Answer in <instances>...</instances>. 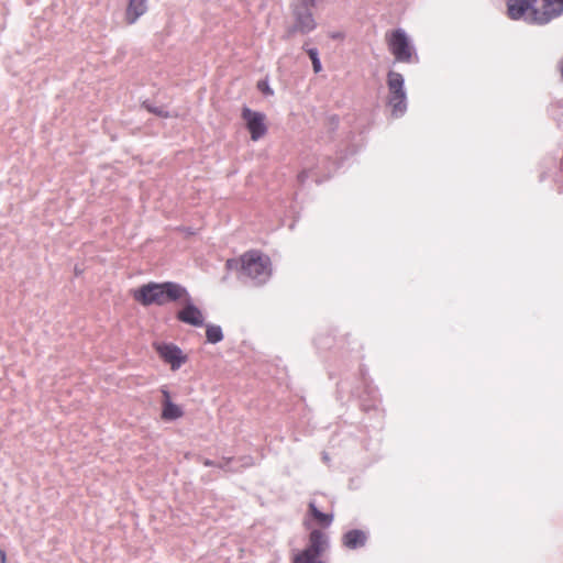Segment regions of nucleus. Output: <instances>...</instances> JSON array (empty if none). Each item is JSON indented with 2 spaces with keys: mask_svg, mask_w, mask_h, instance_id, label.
<instances>
[{
  "mask_svg": "<svg viewBox=\"0 0 563 563\" xmlns=\"http://www.w3.org/2000/svg\"><path fill=\"white\" fill-rule=\"evenodd\" d=\"M234 261H228V266L232 267Z\"/></svg>",
  "mask_w": 563,
  "mask_h": 563,
  "instance_id": "b1692460",
  "label": "nucleus"
},
{
  "mask_svg": "<svg viewBox=\"0 0 563 563\" xmlns=\"http://www.w3.org/2000/svg\"><path fill=\"white\" fill-rule=\"evenodd\" d=\"M184 409L174 401L162 406L161 419L163 421H174L184 417Z\"/></svg>",
  "mask_w": 563,
  "mask_h": 563,
  "instance_id": "4468645a",
  "label": "nucleus"
},
{
  "mask_svg": "<svg viewBox=\"0 0 563 563\" xmlns=\"http://www.w3.org/2000/svg\"><path fill=\"white\" fill-rule=\"evenodd\" d=\"M153 349L159 356V358L167 365L172 371H178L184 364L187 363L188 356L183 350L174 343L155 342Z\"/></svg>",
  "mask_w": 563,
  "mask_h": 563,
  "instance_id": "0eeeda50",
  "label": "nucleus"
},
{
  "mask_svg": "<svg viewBox=\"0 0 563 563\" xmlns=\"http://www.w3.org/2000/svg\"><path fill=\"white\" fill-rule=\"evenodd\" d=\"M318 0H299L298 3H301L306 9L307 7L314 8Z\"/></svg>",
  "mask_w": 563,
  "mask_h": 563,
  "instance_id": "aec40b11",
  "label": "nucleus"
},
{
  "mask_svg": "<svg viewBox=\"0 0 563 563\" xmlns=\"http://www.w3.org/2000/svg\"><path fill=\"white\" fill-rule=\"evenodd\" d=\"M205 465H207V466H211V465H212V462H210V461H208V460H207V461L205 462Z\"/></svg>",
  "mask_w": 563,
  "mask_h": 563,
  "instance_id": "5701e85b",
  "label": "nucleus"
},
{
  "mask_svg": "<svg viewBox=\"0 0 563 563\" xmlns=\"http://www.w3.org/2000/svg\"><path fill=\"white\" fill-rule=\"evenodd\" d=\"M242 119L245 121L252 141H258L267 133L266 115L264 113L244 107L242 109Z\"/></svg>",
  "mask_w": 563,
  "mask_h": 563,
  "instance_id": "9d476101",
  "label": "nucleus"
},
{
  "mask_svg": "<svg viewBox=\"0 0 563 563\" xmlns=\"http://www.w3.org/2000/svg\"><path fill=\"white\" fill-rule=\"evenodd\" d=\"M308 515L314 520L317 525H319L321 528H328L333 522V515L332 514H324L320 511L314 501H310L308 504Z\"/></svg>",
  "mask_w": 563,
  "mask_h": 563,
  "instance_id": "ddd939ff",
  "label": "nucleus"
},
{
  "mask_svg": "<svg viewBox=\"0 0 563 563\" xmlns=\"http://www.w3.org/2000/svg\"><path fill=\"white\" fill-rule=\"evenodd\" d=\"M258 88L266 95H272L273 93V90L268 87V85L266 82H262L260 81L258 82Z\"/></svg>",
  "mask_w": 563,
  "mask_h": 563,
  "instance_id": "6ab92c4d",
  "label": "nucleus"
},
{
  "mask_svg": "<svg viewBox=\"0 0 563 563\" xmlns=\"http://www.w3.org/2000/svg\"><path fill=\"white\" fill-rule=\"evenodd\" d=\"M311 9V7H307L306 9L301 3L296 5L294 10L295 24L287 30L286 37L289 38L297 32L306 34L316 29L317 23L313 19Z\"/></svg>",
  "mask_w": 563,
  "mask_h": 563,
  "instance_id": "1a4fd4ad",
  "label": "nucleus"
},
{
  "mask_svg": "<svg viewBox=\"0 0 563 563\" xmlns=\"http://www.w3.org/2000/svg\"><path fill=\"white\" fill-rule=\"evenodd\" d=\"M177 302L181 303L183 306L176 313L178 321L197 328L203 325V312L194 303V300L188 291L187 296L181 297Z\"/></svg>",
  "mask_w": 563,
  "mask_h": 563,
  "instance_id": "6e6552de",
  "label": "nucleus"
},
{
  "mask_svg": "<svg viewBox=\"0 0 563 563\" xmlns=\"http://www.w3.org/2000/svg\"><path fill=\"white\" fill-rule=\"evenodd\" d=\"M206 338H207V341L212 344L222 341V339H223L222 329L219 325H214V324L207 325Z\"/></svg>",
  "mask_w": 563,
  "mask_h": 563,
  "instance_id": "2eb2a0df",
  "label": "nucleus"
},
{
  "mask_svg": "<svg viewBox=\"0 0 563 563\" xmlns=\"http://www.w3.org/2000/svg\"><path fill=\"white\" fill-rule=\"evenodd\" d=\"M388 49L397 62L410 63L413 56V48L409 38L401 29L394 30L386 34Z\"/></svg>",
  "mask_w": 563,
  "mask_h": 563,
  "instance_id": "423d86ee",
  "label": "nucleus"
},
{
  "mask_svg": "<svg viewBox=\"0 0 563 563\" xmlns=\"http://www.w3.org/2000/svg\"><path fill=\"white\" fill-rule=\"evenodd\" d=\"M328 547V534L320 529H311L307 548L292 556V563H324L320 558Z\"/></svg>",
  "mask_w": 563,
  "mask_h": 563,
  "instance_id": "7ed1b4c3",
  "label": "nucleus"
},
{
  "mask_svg": "<svg viewBox=\"0 0 563 563\" xmlns=\"http://www.w3.org/2000/svg\"><path fill=\"white\" fill-rule=\"evenodd\" d=\"M307 53L312 62V67L314 73H320L322 69L321 62L318 57V51L316 48L307 49Z\"/></svg>",
  "mask_w": 563,
  "mask_h": 563,
  "instance_id": "dca6fc26",
  "label": "nucleus"
},
{
  "mask_svg": "<svg viewBox=\"0 0 563 563\" xmlns=\"http://www.w3.org/2000/svg\"><path fill=\"white\" fill-rule=\"evenodd\" d=\"M367 540V536L364 531L353 529L347 531L342 537V544L347 549H357L364 547Z\"/></svg>",
  "mask_w": 563,
  "mask_h": 563,
  "instance_id": "f8f14e48",
  "label": "nucleus"
},
{
  "mask_svg": "<svg viewBox=\"0 0 563 563\" xmlns=\"http://www.w3.org/2000/svg\"><path fill=\"white\" fill-rule=\"evenodd\" d=\"M239 262L241 263V272L250 278L264 282L271 276V260L258 251L244 253Z\"/></svg>",
  "mask_w": 563,
  "mask_h": 563,
  "instance_id": "39448f33",
  "label": "nucleus"
},
{
  "mask_svg": "<svg viewBox=\"0 0 563 563\" xmlns=\"http://www.w3.org/2000/svg\"><path fill=\"white\" fill-rule=\"evenodd\" d=\"M387 104L391 115L401 117L407 110V95L405 91V79L400 73L390 70L387 74Z\"/></svg>",
  "mask_w": 563,
  "mask_h": 563,
  "instance_id": "20e7f679",
  "label": "nucleus"
},
{
  "mask_svg": "<svg viewBox=\"0 0 563 563\" xmlns=\"http://www.w3.org/2000/svg\"><path fill=\"white\" fill-rule=\"evenodd\" d=\"M132 298L144 307L152 305L165 306L170 302H177L181 297L187 296V289L178 283L150 282L131 290Z\"/></svg>",
  "mask_w": 563,
  "mask_h": 563,
  "instance_id": "f03ea898",
  "label": "nucleus"
},
{
  "mask_svg": "<svg viewBox=\"0 0 563 563\" xmlns=\"http://www.w3.org/2000/svg\"><path fill=\"white\" fill-rule=\"evenodd\" d=\"M159 391L162 395V400H161L162 406L173 401L170 391L168 390V388L166 386L161 387Z\"/></svg>",
  "mask_w": 563,
  "mask_h": 563,
  "instance_id": "a211bd4d",
  "label": "nucleus"
},
{
  "mask_svg": "<svg viewBox=\"0 0 563 563\" xmlns=\"http://www.w3.org/2000/svg\"><path fill=\"white\" fill-rule=\"evenodd\" d=\"M145 108L147 109L148 112L154 113L161 118H170L172 117L168 111H164L163 109L152 107V106H145Z\"/></svg>",
  "mask_w": 563,
  "mask_h": 563,
  "instance_id": "f3484780",
  "label": "nucleus"
},
{
  "mask_svg": "<svg viewBox=\"0 0 563 563\" xmlns=\"http://www.w3.org/2000/svg\"><path fill=\"white\" fill-rule=\"evenodd\" d=\"M303 527L306 529H311V520L309 518H305L303 520Z\"/></svg>",
  "mask_w": 563,
  "mask_h": 563,
  "instance_id": "4be33fe9",
  "label": "nucleus"
},
{
  "mask_svg": "<svg viewBox=\"0 0 563 563\" xmlns=\"http://www.w3.org/2000/svg\"><path fill=\"white\" fill-rule=\"evenodd\" d=\"M0 562L1 563H8L5 551L2 550V549H0Z\"/></svg>",
  "mask_w": 563,
  "mask_h": 563,
  "instance_id": "412c9836",
  "label": "nucleus"
},
{
  "mask_svg": "<svg viewBox=\"0 0 563 563\" xmlns=\"http://www.w3.org/2000/svg\"><path fill=\"white\" fill-rule=\"evenodd\" d=\"M146 10V0H130L124 14L126 24H134Z\"/></svg>",
  "mask_w": 563,
  "mask_h": 563,
  "instance_id": "9b49d317",
  "label": "nucleus"
},
{
  "mask_svg": "<svg viewBox=\"0 0 563 563\" xmlns=\"http://www.w3.org/2000/svg\"><path fill=\"white\" fill-rule=\"evenodd\" d=\"M560 14V3L554 0H507V15L530 23L545 24Z\"/></svg>",
  "mask_w": 563,
  "mask_h": 563,
  "instance_id": "f257e3e1",
  "label": "nucleus"
}]
</instances>
